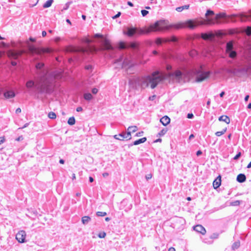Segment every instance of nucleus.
<instances>
[{
  "label": "nucleus",
  "mask_w": 251,
  "mask_h": 251,
  "mask_svg": "<svg viewBox=\"0 0 251 251\" xmlns=\"http://www.w3.org/2000/svg\"><path fill=\"white\" fill-rule=\"evenodd\" d=\"M202 23L200 22H195L193 20H188L185 23H178L175 25H168L165 20L157 21L154 24L151 25L149 27L144 28L128 27L126 28V31L125 34L128 37H132L134 35L139 36L143 34H147L151 32L161 31L165 30H168L170 28L176 29L182 28L187 27L190 29L195 28L198 25H201Z\"/></svg>",
  "instance_id": "nucleus-1"
},
{
  "label": "nucleus",
  "mask_w": 251,
  "mask_h": 251,
  "mask_svg": "<svg viewBox=\"0 0 251 251\" xmlns=\"http://www.w3.org/2000/svg\"><path fill=\"white\" fill-rule=\"evenodd\" d=\"M164 78V75L157 71L153 72L151 75L137 77L132 81L136 85L140 87L141 89L148 87L150 84L151 88L154 89Z\"/></svg>",
  "instance_id": "nucleus-2"
},
{
  "label": "nucleus",
  "mask_w": 251,
  "mask_h": 251,
  "mask_svg": "<svg viewBox=\"0 0 251 251\" xmlns=\"http://www.w3.org/2000/svg\"><path fill=\"white\" fill-rule=\"evenodd\" d=\"M26 87L28 89L34 87L39 94H50L54 91L53 84L47 78H41L35 83L33 80H28L26 83Z\"/></svg>",
  "instance_id": "nucleus-3"
},
{
  "label": "nucleus",
  "mask_w": 251,
  "mask_h": 251,
  "mask_svg": "<svg viewBox=\"0 0 251 251\" xmlns=\"http://www.w3.org/2000/svg\"><path fill=\"white\" fill-rule=\"evenodd\" d=\"M123 59L124 60L122 64V68L126 69L127 74H133V67L134 66V62L131 58V56H127L125 57H124V56H122L119 59L116 60L115 63L121 62Z\"/></svg>",
  "instance_id": "nucleus-4"
},
{
  "label": "nucleus",
  "mask_w": 251,
  "mask_h": 251,
  "mask_svg": "<svg viewBox=\"0 0 251 251\" xmlns=\"http://www.w3.org/2000/svg\"><path fill=\"white\" fill-rule=\"evenodd\" d=\"M203 65H201L200 69L197 70L195 69L192 71V73L196 75V81L197 82H201L203 81L205 79L208 78L211 74V71H203Z\"/></svg>",
  "instance_id": "nucleus-5"
},
{
  "label": "nucleus",
  "mask_w": 251,
  "mask_h": 251,
  "mask_svg": "<svg viewBox=\"0 0 251 251\" xmlns=\"http://www.w3.org/2000/svg\"><path fill=\"white\" fill-rule=\"evenodd\" d=\"M114 138L119 140H124V139L130 140L131 138V135L129 132H123L118 135H115Z\"/></svg>",
  "instance_id": "nucleus-6"
},
{
  "label": "nucleus",
  "mask_w": 251,
  "mask_h": 251,
  "mask_svg": "<svg viewBox=\"0 0 251 251\" xmlns=\"http://www.w3.org/2000/svg\"><path fill=\"white\" fill-rule=\"evenodd\" d=\"M26 233L24 230H20L16 235V239L20 243L25 242Z\"/></svg>",
  "instance_id": "nucleus-7"
},
{
  "label": "nucleus",
  "mask_w": 251,
  "mask_h": 251,
  "mask_svg": "<svg viewBox=\"0 0 251 251\" xmlns=\"http://www.w3.org/2000/svg\"><path fill=\"white\" fill-rule=\"evenodd\" d=\"M137 48V44L135 43H130L126 44L124 42H120L119 44V48L120 49H126L127 48H131L133 49Z\"/></svg>",
  "instance_id": "nucleus-8"
},
{
  "label": "nucleus",
  "mask_w": 251,
  "mask_h": 251,
  "mask_svg": "<svg viewBox=\"0 0 251 251\" xmlns=\"http://www.w3.org/2000/svg\"><path fill=\"white\" fill-rule=\"evenodd\" d=\"M239 19L242 22L251 21V10L247 13H243L239 15Z\"/></svg>",
  "instance_id": "nucleus-9"
},
{
  "label": "nucleus",
  "mask_w": 251,
  "mask_h": 251,
  "mask_svg": "<svg viewBox=\"0 0 251 251\" xmlns=\"http://www.w3.org/2000/svg\"><path fill=\"white\" fill-rule=\"evenodd\" d=\"M102 45L103 49L104 50H113V47L111 45L110 41L106 38H103L102 40Z\"/></svg>",
  "instance_id": "nucleus-10"
},
{
  "label": "nucleus",
  "mask_w": 251,
  "mask_h": 251,
  "mask_svg": "<svg viewBox=\"0 0 251 251\" xmlns=\"http://www.w3.org/2000/svg\"><path fill=\"white\" fill-rule=\"evenodd\" d=\"M193 229L195 231L198 233H200L202 235H204L206 233V230L204 227L200 225H198L196 226H193Z\"/></svg>",
  "instance_id": "nucleus-11"
},
{
  "label": "nucleus",
  "mask_w": 251,
  "mask_h": 251,
  "mask_svg": "<svg viewBox=\"0 0 251 251\" xmlns=\"http://www.w3.org/2000/svg\"><path fill=\"white\" fill-rule=\"evenodd\" d=\"M221 184V177L219 176L213 182V186L214 189H217L220 187Z\"/></svg>",
  "instance_id": "nucleus-12"
},
{
  "label": "nucleus",
  "mask_w": 251,
  "mask_h": 251,
  "mask_svg": "<svg viewBox=\"0 0 251 251\" xmlns=\"http://www.w3.org/2000/svg\"><path fill=\"white\" fill-rule=\"evenodd\" d=\"M160 122L163 126H166L170 123V119L167 116H165L160 119Z\"/></svg>",
  "instance_id": "nucleus-13"
},
{
  "label": "nucleus",
  "mask_w": 251,
  "mask_h": 251,
  "mask_svg": "<svg viewBox=\"0 0 251 251\" xmlns=\"http://www.w3.org/2000/svg\"><path fill=\"white\" fill-rule=\"evenodd\" d=\"M3 95L6 99H10L14 98L15 96V94L13 91H7L4 93Z\"/></svg>",
  "instance_id": "nucleus-14"
},
{
  "label": "nucleus",
  "mask_w": 251,
  "mask_h": 251,
  "mask_svg": "<svg viewBox=\"0 0 251 251\" xmlns=\"http://www.w3.org/2000/svg\"><path fill=\"white\" fill-rule=\"evenodd\" d=\"M201 37L204 40L211 39L214 37V35L212 33H203L201 34Z\"/></svg>",
  "instance_id": "nucleus-15"
},
{
  "label": "nucleus",
  "mask_w": 251,
  "mask_h": 251,
  "mask_svg": "<svg viewBox=\"0 0 251 251\" xmlns=\"http://www.w3.org/2000/svg\"><path fill=\"white\" fill-rule=\"evenodd\" d=\"M250 69H251V65H250L247 67L239 69L237 70V72L241 73H244L245 74H248Z\"/></svg>",
  "instance_id": "nucleus-16"
},
{
  "label": "nucleus",
  "mask_w": 251,
  "mask_h": 251,
  "mask_svg": "<svg viewBox=\"0 0 251 251\" xmlns=\"http://www.w3.org/2000/svg\"><path fill=\"white\" fill-rule=\"evenodd\" d=\"M236 180L240 183H243L246 181V176L243 174H240L237 176Z\"/></svg>",
  "instance_id": "nucleus-17"
},
{
  "label": "nucleus",
  "mask_w": 251,
  "mask_h": 251,
  "mask_svg": "<svg viewBox=\"0 0 251 251\" xmlns=\"http://www.w3.org/2000/svg\"><path fill=\"white\" fill-rule=\"evenodd\" d=\"M28 49L29 52L32 54L38 53L39 52L38 49L33 45H29Z\"/></svg>",
  "instance_id": "nucleus-18"
},
{
  "label": "nucleus",
  "mask_w": 251,
  "mask_h": 251,
  "mask_svg": "<svg viewBox=\"0 0 251 251\" xmlns=\"http://www.w3.org/2000/svg\"><path fill=\"white\" fill-rule=\"evenodd\" d=\"M219 120L220 121L224 122L227 124L230 123L229 118L228 116H226V115H222V116H220L219 118Z\"/></svg>",
  "instance_id": "nucleus-19"
},
{
  "label": "nucleus",
  "mask_w": 251,
  "mask_h": 251,
  "mask_svg": "<svg viewBox=\"0 0 251 251\" xmlns=\"http://www.w3.org/2000/svg\"><path fill=\"white\" fill-rule=\"evenodd\" d=\"M147 140L146 137H143L142 138L139 139L135 141L132 144H131L130 146L132 145H138L140 144L143 143L145 142Z\"/></svg>",
  "instance_id": "nucleus-20"
},
{
  "label": "nucleus",
  "mask_w": 251,
  "mask_h": 251,
  "mask_svg": "<svg viewBox=\"0 0 251 251\" xmlns=\"http://www.w3.org/2000/svg\"><path fill=\"white\" fill-rule=\"evenodd\" d=\"M22 52H15V51H11L9 52V56L12 57L13 59H16L19 55H21Z\"/></svg>",
  "instance_id": "nucleus-21"
},
{
  "label": "nucleus",
  "mask_w": 251,
  "mask_h": 251,
  "mask_svg": "<svg viewBox=\"0 0 251 251\" xmlns=\"http://www.w3.org/2000/svg\"><path fill=\"white\" fill-rule=\"evenodd\" d=\"M182 74L181 72L179 70H177L175 71L172 74V75L175 76L176 78L179 79L181 78Z\"/></svg>",
  "instance_id": "nucleus-22"
},
{
  "label": "nucleus",
  "mask_w": 251,
  "mask_h": 251,
  "mask_svg": "<svg viewBox=\"0 0 251 251\" xmlns=\"http://www.w3.org/2000/svg\"><path fill=\"white\" fill-rule=\"evenodd\" d=\"M138 130V127L137 126H130L127 128V132H129L130 134H131V133H133L136 132Z\"/></svg>",
  "instance_id": "nucleus-23"
},
{
  "label": "nucleus",
  "mask_w": 251,
  "mask_h": 251,
  "mask_svg": "<svg viewBox=\"0 0 251 251\" xmlns=\"http://www.w3.org/2000/svg\"><path fill=\"white\" fill-rule=\"evenodd\" d=\"M233 46L232 42L231 41L228 42V43H227L226 45V51L227 52L228 51L233 50Z\"/></svg>",
  "instance_id": "nucleus-24"
},
{
  "label": "nucleus",
  "mask_w": 251,
  "mask_h": 251,
  "mask_svg": "<svg viewBox=\"0 0 251 251\" xmlns=\"http://www.w3.org/2000/svg\"><path fill=\"white\" fill-rule=\"evenodd\" d=\"M84 99L86 100H90L93 99V96L89 93H84L83 95Z\"/></svg>",
  "instance_id": "nucleus-25"
},
{
  "label": "nucleus",
  "mask_w": 251,
  "mask_h": 251,
  "mask_svg": "<svg viewBox=\"0 0 251 251\" xmlns=\"http://www.w3.org/2000/svg\"><path fill=\"white\" fill-rule=\"evenodd\" d=\"M91 220V218L89 216H84L82 218V223L84 225L88 224Z\"/></svg>",
  "instance_id": "nucleus-26"
},
{
  "label": "nucleus",
  "mask_w": 251,
  "mask_h": 251,
  "mask_svg": "<svg viewBox=\"0 0 251 251\" xmlns=\"http://www.w3.org/2000/svg\"><path fill=\"white\" fill-rule=\"evenodd\" d=\"M53 2V0H48L44 4L43 7L44 8L50 7Z\"/></svg>",
  "instance_id": "nucleus-27"
},
{
  "label": "nucleus",
  "mask_w": 251,
  "mask_h": 251,
  "mask_svg": "<svg viewBox=\"0 0 251 251\" xmlns=\"http://www.w3.org/2000/svg\"><path fill=\"white\" fill-rule=\"evenodd\" d=\"M177 40V38L176 36H172L170 38H165V42H176Z\"/></svg>",
  "instance_id": "nucleus-28"
},
{
  "label": "nucleus",
  "mask_w": 251,
  "mask_h": 251,
  "mask_svg": "<svg viewBox=\"0 0 251 251\" xmlns=\"http://www.w3.org/2000/svg\"><path fill=\"white\" fill-rule=\"evenodd\" d=\"M226 17V14L225 13H220L217 14L215 16L216 20H219L222 18H225Z\"/></svg>",
  "instance_id": "nucleus-29"
},
{
  "label": "nucleus",
  "mask_w": 251,
  "mask_h": 251,
  "mask_svg": "<svg viewBox=\"0 0 251 251\" xmlns=\"http://www.w3.org/2000/svg\"><path fill=\"white\" fill-rule=\"evenodd\" d=\"M226 52L228 54L230 58H235L236 56V55H237L236 52L235 51L233 50L228 51H227Z\"/></svg>",
  "instance_id": "nucleus-30"
},
{
  "label": "nucleus",
  "mask_w": 251,
  "mask_h": 251,
  "mask_svg": "<svg viewBox=\"0 0 251 251\" xmlns=\"http://www.w3.org/2000/svg\"><path fill=\"white\" fill-rule=\"evenodd\" d=\"M240 246V241H238L235 242H234L233 245H232V249L233 250H235L239 248V247Z\"/></svg>",
  "instance_id": "nucleus-31"
},
{
  "label": "nucleus",
  "mask_w": 251,
  "mask_h": 251,
  "mask_svg": "<svg viewBox=\"0 0 251 251\" xmlns=\"http://www.w3.org/2000/svg\"><path fill=\"white\" fill-rule=\"evenodd\" d=\"M75 120L74 117H70L68 121V124L71 126L75 125Z\"/></svg>",
  "instance_id": "nucleus-32"
},
{
  "label": "nucleus",
  "mask_w": 251,
  "mask_h": 251,
  "mask_svg": "<svg viewBox=\"0 0 251 251\" xmlns=\"http://www.w3.org/2000/svg\"><path fill=\"white\" fill-rule=\"evenodd\" d=\"M241 203V201L237 200L233 201H231L230 202V206H238Z\"/></svg>",
  "instance_id": "nucleus-33"
},
{
  "label": "nucleus",
  "mask_w": 251,
  "mask_h": 251,
  "mask_svg": "<svg viewBox=\"0 0 251 251\" xmlns=\"http://www.w3.org/2000/svg\"><path fill=\"white\" fill-rule=\"evenodd\" d=\"M220 233L218 232L213 233L210 236V238L212 239H218L219 237Z\"/></svg>",
  "instance_id": "nucleus-34"
},
{
  "label": "nucleus",
  "mask_w": 251,
  "mask_h": 251,
  "mask_svg": "<svg viewBox=\"0 0 251 251\" xmlns=\"http://www.w3.org/2000/svg\"><path fill=\"white\" fill-rule=\"evenodd\" d=\"M48 117L51 119H55L56 118V115L53 112H50L48 114Z\"/></svg>",
  "instance_id": "nucleus-35"
},
{
  "label": "nucleus",
  "mask_w": 251,
  "mask_h": 251,
  "mask_svg": "<svg viewBox=\"0 0 251 251\" xmlns=\"http://www.w3.org/2000/svg\"><path fill=\"white\" fill-rule=\"evenodd\" d=\"M155 42H156V44H157L158 45H161L162 43H166L165 42V39H162L160 38H157L156 39Z\"/></svg>",
  "instance_id": "nucleus-36"
},
{
  "label": "nucleus",
  "mask_w": 251,
  "mask_h": 251,
  "mask_svg": "<svg viewBox=\"0 0 251 251\" xmlns=\"http://www.w3.org/2000/svg\"><path fill=\"white\" fill-rule=\"evenodd\" d=\"M41 51L43 53H50L51 52L52 50L50 48H43L41 49Z\"/></svg>",
  "instance_id": "nucleus-37"
},
{
  "label": "nucleus",
  "mask_w": 251,
  "mask_h": 251,
  "mask_svg": "<svg viewBox=\"0 0 251 251\" xmlns=\"http://www.w3.org/2000/svg\"><path fill=\"white\" fill-rule=\"evenodd\" d=\"M226 131V128L223 129L221 131H217L215 133V134L217 136H220L224 134Z\"/></svg>",
  "instance_id": "nucleus-38"
},
{
  "label": "nucleus",
  "mask_w": 251,
  "mask_h": 251,
  "mask_svg": "<svg viewBox=\"0 0 251 251\" xmlns=\"http://www.w3.org/2000/svg\"><path fill=\"white\" fill-rule=\"evenodd\" d=\"M167 132V129L163 128L158 133V135L160 136H162L164 135Z\"/></svg>",
  "instance_id": "nucleus-39"
},
{
  "label": "nucleus",
  "mask_w": 251,
  "mask_h": 251,
  "mask_svg": "<svg viewBox=\"0 0 251 251\" xmlns=\"http://www.w3.org/2000/svg\"><path fill=\"white\" fill-rule=\"evenodd\" d=\"M245 32L247 35H251V27L248 26L245 30Z\"/></svg>",
  "instance_id": "nucleus-40"
},
{
  "label": "nucleus",
  "mask_w": 251,
  "mask_h": 251,
  "mask_svg": "<svg viewBox=\"0 0 251 251\" xmlns=\"http://www.w3.org/2000/svg\"><path fill=\"white\" fill-rule=\"evenodd\" d=\"M96 215L98 216L103 217V216L106 215L107 213L105 212L98 211L96 213Z\"/></svg>",
  "instance_id": "nucleus-41"
},
{
  "label": "nucleus",
  "mask_w": 251,
  "mask_h": 251,
  "mask_svg": "<svg viewBox=\"0 0 251 251\" xmlns=\"http://www.w3.org/2000/svg\"><path fill=\"white\" fill-rule=\"evenodd\" d=\"M44 64L42 63H38L36 65V68L37 69H41L44 67Z\"/></svg>",
  "instance_id": "nucleus-42"
},
{
  "label": "nucleus",
  "mask_w": 251,
  "mask_h": 251,
  "mask_svg": "<svg viewBox=\"0 0 251 251\" xmlns=\"http://www.w3.org/2000/svg\"><path fill=\"white\" fill-rule=\"evenodd\" d=\"M214 14V12L213 11L209 9V10H207V12L205 14V16L207 17L209 15H213Z\"/></svg>",
  "instance_id": "nucleus-43"
},
{
  "label": "nucleus",
  "mask_w": 251,
  "mask_h": 251,
  "mask_svg": "<svg viewBox=\"0 0 251 251\" xmlns=\"http://www.w3.org/2000/svg\"><path fill=\"white\" fill-rule=\"evenodd\" d=\"M189 54L192 57H194L195 55L197 54V52L195 50H193L190 51Z\"/></svg>",
  "instance_id": "nucleus-44"
},
{
  "label": "nucleus",
  "mask_w": 251,
  "mask_h": 251,
  "mask_svg": "<svg viewBox=\"0 0 251 251\" xmlns=\"http://www.w3.org/2000/svg\"><path fill=\"white\" fill-rule=\"evenodd\" d=\"M106 236V233L104 232H100L98 234V237L100 238H104Z\"/></svg>",
  "instance_id": "nucleus-45"
},
{
  "label": "nucleus",
  "mask_w": 251,
  "mask_h": 251,
  "mask_svg": "<svg viewBox=\"0 0 251 251\" xmlns=\"http://www.w3.org/2000/svg\"><path fill=\"white\" fill-rule=\"evenodd\" d=\"M141 12L143 17L146 16L149 13V11L146 10H142Z\"/></svg>",
  "instance_id": "nucleus-46"
},
{
  "label": "nucleus",
  "mask_w": 251,
  "mask_h": 251,
  "mask_svg": "<svg viewBox=\"0 0 251 251\" xmlns=\"http://www.w3.org/2000/svg\"><path fill=\"white\" fill-rule=\"evenodd\" d=\"M241 152H239L233 158L234 160H237L241 156Z\"/></svg>",
  "instance_id": "nucleus-47"
},
{
  "label": "nucleus",
  "mask_w": 251,
  "mask_h": 251,
  "mask_svg": "<svg viewBox=\"0 0 251 251\" xmlns=\"http://www.w3.org/2000/svg\"><path fill=\"white\" fill-rule=\"evenodd\" d=\"M143 134H144V132L143 131H140V132H138L136 133L135 136L140 137V136H142Z\"/></svg>",
  "instance_id": "nucleus-48"
},
{
  "label": "nucleus",
  "mask_w": 251,
  "mask_h": 251,
  "mask_svg": "<svg viewBox=\"0 0 251 251\" xmlns=\"http://www.w3.org/2000/svg\"><path fill=\"white\" fill-rule=\"evenodd\" d=\"M92 92L93 94H96L98 92V89L96 88H94L92 90Z\"/></svg>",
  "instance_id": "nucleus-49"
},
{
  "label": "nucleus",
  "mask_w": 251,
  "mask_h": 251,
  "mask_svg": "<svg viewBox=\"0 0 251 251\" xmlns=\"http://www.w3.org/2000/svg\"><path fill=\"white\" fill-rule=\"evenodd\" d=\"M183 10H184V7L182 6L178 7L176 8V10L178 12H181Z\"/></svg>",
  "instance_id": "nucleus-50"
},
{
  "label": "nucleus",
  "mask_w": 251,
  "mask_h": 251,
  "mask_svg": "<svg viewBox=\"0 0 251 251\" xmlns=\"http://www.w3.org/2000/svg\"><path fill=\"white\" fill-rule=\"evenodd\" d=\"M94 37L95 38H102V39L103 38V35H101V34H95Z\"/></svg>",
  "instance_id": "nucleus-51"
},
{
  "label": "nucleus",
  "mask_w": 251,
  "mask_h": 251,
  "mask_svg": "<svg viewBox=\"0 0 251 251\" xmlns=\"http://www.w3.org/2000/svg\"><path fill=\"white\" fill-rule=\"evenodd\" d=\"M92 68V66L91 65H88L85 66V69L87 70H91Z\"/></svg>",
  "instance_id": "nucleus-52"
},
{
  "label": "nucleus",
  "mask_w": 251,
  "mask_h": 251,
  "mask_svg": "<svg viewBox=\"0 0 251 251\" xmlns=\"http://www.w3.org/2000/svg\"><path fill=\"white\" fill-rule=\"evenodd\" d=\"M187 118L192 119L194 117V115L192 113H188L187 116Z\"/></svg>",
  "instance_id": "nucleus-53"
},
{
  "label": "nucleus",
  "mask_w": 251,
  "mask_h": 251,
  "mask_svg": "<svg viewBox=\"0 0 251 251\" xmlns=\"http://www.w3.org/2000/svg\"><path fill=\"white\" fill-rule=\"evenodd\" d=\"M24 139V137L23 136H20L16 139V140L17 141H22Z\"/></svg>",
  "instance_id": "nucleus-54"
},
{
  "label": "nucleus",
  "mask_w": 251,
  "mask_h": 251,
  "mask_svg": "<svg viewBox=\"0 0 251 251\" xmlns=\"http://www.w3.org/2000/svg\"><path fill=\"white\" fill-rule=\"evenodd\" d=\"M121 12H119L116 15L113 17V19H115L118 18L121 15Z\"/></svg>",
  "instance_id": "nucleus-55"
},
{
  "label": "nucleus",
  "mask_w": 251,
  "mask_h": 251,
  "mask_svg": "<svg viewBox=\"0 0 251 251\" xmlns=\"http://www.w3.org/2000/svg\"><path fill=\"white\" fill-rule=\"evenodd\" d=\"M5 141V138L4 137H0V145H1L2 143H4Z\"/></svg>",
  "instance_id": "nucleus-56"
},
{
  "label": "nucleus",
  "mask_w": 251,
  "mask_h": 251,
  "mask_svg": "<svg viewBox=\"0 0 251 251\" xmlns=\"http://www.w3.org/2000/svg\"><path fill=\"white\" fill-rule=\"evenodd\" d=\"M76 110L77 112H81L83 110V109L81 106H79L76 108Z\"/></svg>",
  "instance_id": "nucleus-57"
},
{
  "label": "nucleus",
  "mask_w": 251,
  "mask_h": 251,
  "mask_svg": "<svg viewBox=\"0 0 251 251\" xmlns=\"http://www.w3.org/2000/svg\"><path fill=\"white\" fill-rule=\"evenodd\" d=\"M28 125H29V123H26V124H25L24 125V126H23V127H20V128H19L18 129H23V128H24L26 127Z\"/></svg>",
  "instance_id": "nucleus-58"
},
{
  "label": "nucleus",
  "mask_w": 251,
  "mask_h": 251,
  "mask_svg": "<svg viewBox=\"0 0 251 251\" xmlns=\"http://www.w3.org/2000/svg\"><path fill=\"white\" fill-rule=\"evenodd\" d=\"M151 177H152V176H151V174H148V175H147L146 176V179H147V180H148V179H149L151 178Z\"/></svg>",
  "instance_id": "nucleus-59"
},
{
  "label": "nucleus",
  "mask_w": 251,
  "mask_h": 251,
  "mask_svg": "<svg viewBox=\"0 0 251 251\" xmlns=\"http://www.w3.org/2000/svg\"><path fill=\"white\" fill-rule=\"evenodd\" d=\"M202 154V151L200 150L196 152V154L197 156H200Z\"/></svg>",
  "instance_id": "nucleus-60"
},
{
  "label": "nucleus",
  "mask_w": 251,
  "mask_h": 251,
  "mask_svg": "<svg viewBox=\"0 0 251 251\" xmlns=\"http://www.w3.org/2000/svg\"><path fill=\"white\" fill-rule=\"evenodd\" d=\"M21 112V109L20 108H18L16 110V113L17 114H18V113H20Z\"/></svg>",
  "instance_id": "nucleus-61"
},
{
  "label": "nucleus",
  "mask_w": 251,
  "mask_h": 251,
  "mask_svg": "<svg viewBox=\"0 0 251 251\" xmlns=\"http://www.w3.org/2000/svg\"><path fill=\"white\" fill-rule=\"evenodd\" d=\"M108 175H109V174L108 173H104L102 174V176L104 177H107V176H108Z\"/></svg>",
  "instance_id": "nucleus-62"
},
{
  "label": "nucleus",
  "mask_w": 251,
  "mask_h": 251,
  "mask_svg": "<svg viewBox=\"0 0 251 251\" xmlns=\"http://www.w3.org/2000/svg\"><path fill=\"white\" fill-rule=\"evenodd\" d=\"M127 3L129 6L131 7L133 6V4L131 1H128Z\"/></svg>",
  "instance_id": "nucleus-63"
},
{
  "label": "nucleus",
  "mask_w": 251,
  "mask_h": 251,
  "mask_svg": "<svg viewBox=\"0 0 251 251\" xmlns=\"http://www.w3.org/2000/svg\"><path fill=\"white\" fill-rule=\"evenodd\" d=\"M168 251H176V250L173 247H171L169 249Z\"/></svg>",
  "instance_id": "nucleus-64"
}]
</instances>
